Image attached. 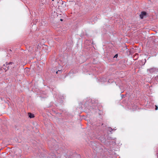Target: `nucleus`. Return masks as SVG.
<instances>
[{
	"label": "nucleus",
	"mask_w": 158,
	"mask_h": 158,
	"mask_svg": "<svg viewBox=\"0 0 158 158\" xmlns=\"http://www.w3.org/2000/svg\"><path fill=\"white\" fill-rule=\"evenodd\" d=\"M56 153H55V154L52 153L51 155V156H50L51 158H58L60 156H58V154L61 155L64 152L63 149L61 148H60L59 149L56 150Z\"/></svg>",
	"instance_id": "f257e3e1"
},
{
	"label": "nucleus",
	"mask_w": 158,
	"mask_h": 158,
	"mask_svg": "<svg viewBox=\"0 0 158 158\" xmlns=\"http://www.w3.org/2000/svg\"><path fill=\"white\" fill-rule=\"evenodd\" d=\"M147 71L151 73H152L157 72L158 71V69L155 68L148 69Z\"/></svg>",
	"instance_id": "f03ea898"
},
{
	"label": "nucleus",
	"mask_w": 158,
	"mask_h": 158,
	"mask_svg": "<svg viewBox=\"0 0 158 158\" xmlns=\"http://www.w3.org/2000/svg\"><path fill=\"white\" fill-rule=\"evenodd\" d=\"M13 64V62H10L9 63L7 62H6L5 64H4L3 65L5 66L6 65V67L8 69H9L10 68H12V66L11 65Z\"/></svg>",
	"instance_id": "7ed1b4c3"
},
{
	"label": "nucleus",
	"mask_w": 158,
	"mask_h": 158,
	"mask_svg": "<svg viewBox=\"0 0 158 158\" xmlns=\"http://www.w3.org/2000/svg\"><path fill=\"white\" fill-rule=\"evenodd\" d=\"M147 15V13L145 11H142L140 15V17L141 19H143L144 16H145Z\"/></svg>",
	"instance_id": "20e7f679"
},
{
	"label": "nucleus",
	"mask_w": 158,
	"mask_h": 158,
	"mask_svg": "<svg viewBox=\"0 0 158 158\" xmlns=\"http://www.w3.org/2000/svg\"><path fill=\"white\" fill-rule=\"evenodd\" d=\"M28 114L29 115V117L30 118H33L34 117V114H33L29 113H28Z\"/></svg>",
	"instance_id": "39448f33"
},
{
	"label": "nucleus",
	"mask_w": 158,
	"mask_h": 158,
	"mask_svg": "<svg viewBox=\"0 0 158 158\" xmlns=\"http://www.w3.org/2000/svg\"><path fill=\"white\" fill-rule=\"evenodd\" d=\"M108 131H109L111 132V131L114 130V129H113L111 127H109L108 129Z\"/></svg>",
	"instance_id": "423d86ee"
},
{
	"label": "nucleus",
	"mask_w": 158,
	"mask_h": 158,
	"mask_svg": "<svg viewBox=\"0 0 158 158\" xmlns=\"http://www.w3.org/2000/svg\"><path fill=\"white\" fill-rule=\"evenodd\" d=\"M155 107H156V108H155V110H157L158 109V107H157V106L156 105H155Z\"/></svg>",
	"instance_id": "0eeeda50"
},
{
	"label": "nucleus",
	"mask_w": 158,
	"mask_h": 158,
	"mask_svg": "<svg viewBox=\"0 0 158 158\" xmlns=\"http://www.w3.org/2000/svg\"><path fill=\"white\" fill-rule=\"evenodd\" d=\"M117 56H118V54H116V55L114 56V57L117 58Z\"/></svg>",
	"instance_id": "6e6552de"
},
{
	"label": "nucleus",
	"mask_w": 158,
	"mask_h": 158,
	"mask_svg": "<svg viewBox=\"0 0 158 158\" xmlns=\"http://www.w3.org/2000/svg\"><path fill=\"white\" fill-rule=\"evenodd\" d=\"M43 5H44V4H43V3H41V4H40V6H43Z\"/></svg>",
	"instance_id": "1a4fd4ad"
},
{
	"label": "nucleus",
	"mask_w": 158,
	"mask_h": 158,
	"mask_svg": "<svg viewBox=\"0 0 158 158\" xmlns=\"http://www.w3.org/2000/svg\"><path fill=\"white\" fill-rule=\"evenodd\" d=\"M61 2H62V4H63L64 3L65 4V2H63L62 0L61 1Z\"/></svg>",
	"instance_id": "9d476101"
},
{
	"label": "nucleus",
	"mask_w": 158,
	"mask_h": 158,
	"mask_svg": "<svg viewBox=\"0 0 158 158\" xmlns=\"http://www.w3.org/2000/svg\"><path fill=\"white\" fill-rule=\"evenodd\" d=\"M138 56V54H137L135 55V56L137 57Z\"/></svg>",
	"instance_id": "9b49d317"
},
{
	"label": "nucleus",
	"mask_w": 158,
	"mask_h": 158,
	"mask_svg": "<svg viewBox=\"0 0 158 158\" xmlns=\"http://www.w3.org/2000/svg\"><path fill=\"white\" fill-rule=\"evenodd\" d=\"M58 73V71H57V72H56V73Z\"/></svg>",
	"instance_id": "f8f14e48"
},
{
	"label": "nucleus",
	"mask_w": 158,
	"mask_h": 158,
	"mask_svg": "<svg viewBox=\"0 0 158 158\" xmlns=\"http://www.w3.org/2000/svg\"><path fill=\"white\" fill-rule=\"evenodd\" d=\"M62 20H62V19H60V20H61V21H62Z\"/></svg>",
	"instance_id": "ddd939ff"
},
{
	"label": "nucleus",
	"mask_w": 158,
	"mask_h": 158,
	"mask_svg": "<svg viewBox=\"0 0 158 158\" xmlns=\"http://www.w3.org/2000/svg\"><path fill=\"white\" fill-rule=\"evenodd\" d=\"M157 77H156V79H157Z\"/></svg>",
	"instance_id": "4468645a"
}]
</instances>
